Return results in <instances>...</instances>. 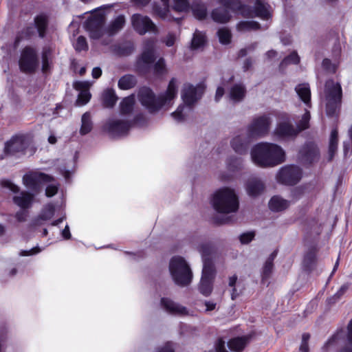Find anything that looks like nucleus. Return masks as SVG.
Returning a JSON list of instances; mask_svg holds the SVG:
<instances>
[{"instance_id": "18", "label": "nucleus", "mask_w": 352, "mask_h": 352, "mask_svg": "<svg viewBox=\"0 0 352 352\" xmlns=\"http://www.w3.org/2000/svg\"><path fill=\"white\" fill-rule=\"evenodd\" d=\"M204 89L201 87H194L190 84H185L182 92L183 101L187 105H191L200 98Z\"/></svg>"}, {"instance_id": "39", "label": "nucleus", "mask_w": 352, "mask_h": 352, "mask_svg": "<svg viewBox=\"0 0 352 352\" xmlns=\"http://www.w3.org/2000/svg\"><path fill=\"white\" fill-rule=\"evenodd\" d=\"M54 214V207L52 204L45 206L38 217L35 220L34 224L38 226L41 224L40 221H47L50 219Z\"/></svg>"}, {"instance_id": "43", "label": "nucleus", "mask_w": 352, "mask_h": 352, "mask_svg": "<svg viewBox=\"0 0 352 352\" xmlns=\"http://www.w3.org/2000/svg\"><path fill=\"white\" fill-rule=\"evenodd\" d=\"M228 168L230 171L240 170L243 166V161L241 157H231L227 162Z\"/></svg>"}, {"instance_id": "19", "label": "nucleus", "mask_w": 352, "mask_h": 352, "mask_svg": "<svg viewBox=\"0 0 352 352\" xmlns=\"http://www.w3.org/2000/svg\"><path fill=\"white\" fill-rule=\"evenodd\" d=\"M90 83L87 81H77L74 83V88L80 91L76 102L78 105L87 104L91 98V94L89 91Z\"/></svg>"}, {"instance_id": "42", "label": "nucleus", "mask_w": 352, "mask_h": 352, "mask_svg": "<svg viewBox=\"0 0 352 352\" xmlns=\"http://www.w3.org/2000/svg\"><path fill=\"white\" fill-rule=\"evenodd\" d=\"M193 15L195 18L201 20L206 16L207 9L204 4H195L191 8Z\"/></svg>"}, {"instance_id": "28", "label": "nucleus", "mask_w": 352, "mask_h": 352, "mask_svg": "<svg viewBox=\"0 0 352 352\" xmlns=\"http://www.w3.org/2000/svg\"><path fill=\"white\" fill-rule=\"evenodd\" d=\"M295 90L301 100L309 105L311 100V91L309 84H299L296 87Z\"/></svg>"}, {"instance_id": "59", "label": "nucleus", "mask_w": 352, "mask_h": 352, "mask_svg": "<svg viewBox=\"0 0 352 352\" xmlns=\"http://www.w3.org/2000/svg\"><path fill=\"white\" fill-rule=\"evenodd\" d=\"M176 37L173 34H168L164 39V43L168 47H171L174 45Z\"/></svg>"}, {"instance_id": "2", "label": "nucleus", "mask_w": 352, "mask_h": 352, "mask_svg": "<svg viewBox=\"0 0 352 352\" xmlns=\"http://www.w3.org/2000/svg\"><path fill=\"white\" fill-rule=\"evenodd\" d=\"M176 80H170L168 89L164 94L157 98L155 97L153 92L147 87L141 88L138 94V100L141 104L149 111L153 112L158 110L164 105L168 104L177 95Z\"/></svg>"}, {"instance_id": "57", "label": "nucleus", "mask_w": 352, "mask_h": 352, "mask_svg": "<svg viewBox=\"0 0 352 352\" xmlns=\"http://www.w3.org/2000/svg\"><path fill=\"white\" fill-rule=\"evenodd\" d=\"M350 287L349 283H345L342 285L338 292L334 295L333 298H336V300L339 299Z\"/></svg>"}, {"instance_id": "62", "label": "nucleus", "mask_w": 352, "mask_h": 352, "mask_svg": "<svg viewBox=\"0 0 352 352\" xmlns=\"http://www.w3.org/2000/svg\"><path fill=\"white\" fill-rule=\"evenodd\" d=\"M91 74L94 78L97 79L102 75V69L98 67H94L92 69Z\"/></svg>"}, {"instance_id": "14", "label": "nucleus", "mask_w": 352, "mask_h": 352, "mask_svg": "<svg viewBox=\"0 0 352 352\" xmlns=\"http://www.w3.org/2000/svg\"><path fill=\"white\" fill-rule=\"evenodd\" d=\"M19 64L22 72H34L38 65L36 51L32 47H25L21 52Z\"/></svg>"}, {"instance_id": "48", "label": "nucleus", "mask_w": 352, "mask_h": 352, "mask_svg": "<svg viewBox=\"0 0 352 352\" xmlns=\"http://www.w3.org/2000/svg\"><path fill=\"white\" fill-rule=\"evenodd\" d=\"M154 72L156 74H164L166 73L164 59L160 58L154 65Z\"/></svg>"}, {"instance_id": "24", "label": "nucleus", "mask_w": 352, "mask_h": 352, "mask_svg": "<svg viewBox=\"0 0 352 352\" xmlns=\"http://www.w3.org/2000/svg\"><path fill=\"white\" fill-rule=\"evenodd\" d=\"M264 190L263 183L258 179L254 177L250 179L246 184V190L250 196L259 195Z\"/></svg>"}, {"instance_id": "34", "label": "nucleus", "mask_w": 352, "mask_h": 352, "mask_svg": "<svg viewBox=\"0 0 352 352\" xmlns=\"http://www.w3.org/2000/svg\"><path fill=\"white\" fill-rule=\"evenodd\" d=\"M137 80L135 77L131 74L123 76L118 80V87L120 89L127 90L135 86Z\"/></svg>"}, {"instance_id": "11", "label": "nucleus", "mask_w": 352, "mask_h": 352, "mask_svg": "<svg viewBox=\"0 0 352 352\" xmlns=\"http://www.w3.org/2000/svg\"><path fill=\"white\" fill-rule=\"evenodd\" d=\"M251 338V335H246L230 340L228 342L229 351L226 349L225 342L219 339L214 346L215 352H241L250 342Z\"/></svg>"}, {"instance_id": "21", "label": "nucleus", "mask_w": 352, "mask_h": 352, "mask_svg": "<svg viewBox=\"0 0 352 352\" xmlns=\"http://www.w3.org/2000/svg\"><path fill=\"white\" fill-rule=\"evenodd\" d=\"M250 140L246 135L235 136L231 141V146L239 154L246 153Z\"/></svg>"}, {"instance_id": "9", "label": "nucleus", "mask_w": 352, "mask_h": 352, "mask_svg": "<svg viewBox=\"0 0 352 352\" xmlns=\"http://www.w3.org/2000/svg\"><path fill=\"white\" fill-rule=\"evenodd\" d=\"M271 120L266 116L255 118L248 126L246 135L249 139L265 135L270 131Z\"/></svg>"}, {"instance_id": "50", "label": "nucleus", "mask_w": 352, "mask_h": 352, "mask_svg": "<svg viewBox=\"0 0 352 352\" xmlns=\"http://www.w3.org/2000/svg\"><path fill=\"white\" fill-rule=\"evenodd\" d=\"M300 61V58L296 52H294L290 55L287 56L281 63V65H287L289 63L297 64Z\"/></svg>"}, {"instance_id": "26", "label": "nucleus", "mask_w": 352, "mask_h": 352, "mask_svg": "<svg viewBox=\"0 0 352 352\" xmlns=\"http://www.w3.org/2000/svg\"><path fill=\"white\" fill-rule=\"evenodd\" d=\"M245 93L246 89L243 85L236 84L230 88L229 97L234 102H238L244 98Z\"/></svg>"}, {"instance_id": "22", "label": "nucleus", "mask_w": 352, "mask_h": 352, "mask_svg": "<svg viewBox=\"0 0 352 352\" xmlns=\"http://www.w3.org/2000/svg\"><path fill=\"white\" fill-rule=\"evenodd\" d=\"M161 304L164 309L168 312L175 315H187L188 311L186 307L173 302V300L163 298L161 300Z\"/></svg>"}, {"instance_id": "33", "label": "nucleus", "mask_w": 352, "mask_h": 352, "mask_svg": "<svg viewBox=\"0 0 352 352\" xmlns=\"http://www.w3.org/2000/svg\"><path fill=\"white\" fill-rule=\"evenodd\" d=\"M206 43V37L205 34L199 30H196L193 34L191 41V49L199 50L204 47Z\"/></svg>"}, {"instance_id": "61", "label": "nucleus", "mask_w": 352, "mask_h": 352, "mask_svg": "<svg viewBox=\"0 0 352 352\" xmlns=\"http://www.w3.org/2000/svg\"><path fill=\"white\" fill-rule=\"evenodd\" d=\"M51 53H52V52H51V50L50 47H44L43 50V52H42V60L50 59Z\"/></svg>"}, {"instance_id": "60", "label": "nucleus", "mask_w": 352, "mask_h": 352, "mask_svg": "<svg viewBox=\"0 0 352 352\" xmlns=\"http://www.w3.org/2000/svg\"><path fill=\"white\" fill-rule=\"evenodd\" d=\"M157 352H174L173 344L168 342L164 346L158 349Z\"/></svg>"}, {"instance_id": "4", "label": "nucleus", "mask_w": 352, "mask_h": 352, "mask_svg": "<svg viewBox=\"0 0 352 352\" xmlns=\"http://www.w3.org/2000/svg\"><path fill=\"white\" fill-rule=\"evenodd\" d=\"M169 270L174 282L177 285L186 287L191 283L192 272L184 258L173 257L169 263Z\"/></svg>"}, {"instance_id": "12", "label": "nucleus", "mask_w": 352, "mask_h": 352, "mask_svg": "<svg viewBox=\"0 0 352 352\" xmlns=\"http://www.w3.org/2000/svg\"><path fill=\"white\" fill-rule=\"evenodd\" d=\"M302 177L301 169L294 165L283 167L278 171L276 178L277 180L285 185H295Z\"/></svg>"}, {"instance_id": "64", "label": "nucleus", "mask_w": 352, "mask_h": 352, "mask_svg": "<svg viewBox=\"0 0 352 352\" xmlns=\"http://www.w3.org/2000/svg\"><path fill=\"white\" fill-rule=\"evenodd\" d=\"M348 340L352 344V319L349 321L348 326Z\"/></svg>"}, {"instance_id": "63", "label": "nucleus", "mask_w": 352, "mask_h": 352, "mask_svg": "<svg viewBox=\"0 0 352 352\" xmlns=\"http://www.w3.org/2000/svg\"><path fill=\"white\" fill-rule=\"evenodd\" d=\"M224 94V89L221 87H219L217 89L216 94H215V100L218 102L220 98L223 96Z\"/></svg>"}, {"instance_id": "20", "label": "nucleus", "mask_w": 352, "mask_h": 352, "mask_svg": "<svg viewBox=\"0 0 352 352\" xmlns=\"http://www.w3.org/2000/svg\"><path fill=\"white\" fill-rule=\"evenodd\" d=\"M130 128L128 122L120 120H111L107 124V129L112 137L124 135Z\"/></svg>"}, {"instance_id": "8", "label": "nucleus", "mask_w": 352, "mask_h": 352, "mask_svg": "<svg viewBox=\"0 0 352 352\" xmlns=\"http://www.w3.org/2000/svg\"><path fill=\"white\" fill-rule=\"evenodd\" d=\"M155 42L147 40L144 43L143 52L136 63L137 70L142 74L147 73L155 60L154 55Z\"/></svg>"}, {"instance_id": "7", "label": "nucleus", "mask_w": 352, "mask_h": 352, "mask_svg": "<svg viewBox=\"0 0 352 352\" xmlns=\"http://www.w3.org/2000/svg\"><path fill=\"white\" fill-rule=\"evenodd\" d=\"M218 2L224 8H217L211 13L212 19L217 23H226L230 19L228 9L232 11H239L242 9V4L239 0H218Z\"/></svg>"}, {"instance_id": "49", "label": "nucleus", "mask_w": 352, "mask_h": 352, "mask_svg": "<svg viewBox=\"0 0 352 352\" xmlns=\"http://www.w3.org/2000/svg\"><path fill=\"white\" fill-rule=\"evenodd\" d=\"M75 50L78 52H80L82 50H88V44L87 43L86 38L83 36H80L78 37L76 43L74 45Z\"/></svg>"}, {"instance_id": "54", "label": "nucleus", "mask_w": 352, "mask_h": 352, "mask_svg": "<svg viewBox=\"0 0 352 352\" xmlns=\"http://www.w3.org/2000/svg\"><path fill=\"white\" fill-rule=\"evenodd\" d=\"M184 109V107L179 106L177 109V110L173 112L171 115L173 117V118L177 121V122H182L184 120V116L183 115V110Z\"/></svg>"}, {"instance_id": "40", "label": "nucleus", "mask_w": 352, "mask_h": 352, "mask_svg": "<svg viewBox=\"0 0 352 352\" xmlns=\"http://www.w3.org/2000/svg\"><path fill=\"white\" fill-rule=\"evenodd\" d=\"M34 22L38 30L39 36L41 38L44 37L47 25V17L44 15H38L35 18Z\"/></svg>"}, {"instance_id": "31", "label": "nucleus", "mask_w": 352, "mask_h": 352, "mask_svg": "<svg viewBox=\"0 0 352 352\" xmlns=\"http://www.w3.org/2000/svg\"><path fill=\"white\" fill-rule=\"evenodd\" d=\"M117 100L118 97L113 89H107L102 93V104L106 108H112L115 105Z\"/></svg>"}, {"instance_id": "27", "label": "nucleus", "mask_w": 352, "mask_h": 352, "mask_svg": "<svg viewBox=\"0 0 352 352\" xmlns=\"http://www.w3.org/2000/svg\"><path fill=\"white\" fill-rule=\"evenodd\" d=\"M125 25V17L119 15L115 18L106 28V32L111 36L121 30Z\"/></svg>"}, {"instance_id": "55", "label": "nucleus", "mask_w": 352, "mask_h": 352, "mask_svg": "<svg viewBox=\"0 0 352 352\" xmlns=\"http://www.w3.org/2000/svg\"><path fill=\"white\" fill-rule=\"evenodd\" d=\"M1 185L3 187L10 189L11 191H12L14 192H17L19 190V188L9 180L2 181Z\"/></svg>"}, {"instance_id": "15", "label": "nucleus", "mask_w": 352, "mask_h": 352, "mask_svg": "<svg viewBox=\"0 0 352 352\" xmlns=\"http://www.w3.org/2000/svg\"><path fill=\"white\" fill-rule=\"evenodd\" d=\"M54 178L52 176L39 172H30L25 174L23 177V184L29 189L38 192L42 184L52 182Z\"/></svg>"}, {"instance_id": "3", "label": "nucleus", "mask_w": 352, "mask_h": 352, "mask_svg": "<svg viewBox=\"0 0 352 352\" xmlns=\"http://www.w3.org/2000/svg\"><path fill=\"white\" fill-rule=\"evenodd\" d=\"M212 204L217 212L229 214L238 210L239 203L238 197L233 189L222 188L213 195Z\"/></svg>"}, {"instance_id": "53", "label": "nucleus", "mask_w": 352, "mask_h": 352, "mask_svg": "<svg viewBox=\"0 0 352 352\" xmlns=\"http://www.w3.org/2000/svg\"><path fill=\"white\" fill-rule=\"evenodd\" d=\"M310 338L309 333H304L302 336V342L300 346V351L301 352H309L308 341Z\"/></svg>"}, {"instance_id": "44", "label": "nucleus", "mask_w": 352, "mask_h": 352, "mask_svg": "<svg viewBox=\"0 0 352 352\" xmlns=\"http://www.w3.org/2000/svg\"><path fill=\"white\" fill-rule=\"evenodd\" d=\"M173 9L179 12H186L190 10L188 0H173Z\"/></svg>"}, {"instance_id": "58", "label": "nucleus", "mask_w": 352, "mask_h": 352, "mask_svg": "<svg viewBox=\"0 0 352 352\" xmlns=\"http://www.w3.org/2000/svg\"><path fill=\"white\" fill-rule=\"evenodd\" d=\"M41 252V249L38 247H35L32 248L30 250H22L19 253V256H30L34 255L36 254H38Z\"/></svg>"}, {"instance_id": "47", "label": "nucleus", "mask_w": 352, "mask_h": 352, "mask_svg": "<svg viewBox=\"0 0 352 352\" xmlns=\"http://www.w3.org/2000/svg\"><path fill=\"white\" fill-rule=\"evenodd\" d=\"M311 116L309 111L306 110L305 113L302 116L301 120L298 124V133L299 131H301L302 130H305L307 128H309V122L310 120Z\"/></svg>"}, {"instance_id": "17", "label": "nucleus", "mask_w": 352, "mask_h": 352, "mask_svg": "<svg viewBox=\"0 0 352 352\" xmlns=\"http://www.w3.org/2000/svg\"><path fill=\"white\" fill-rule=\"evenodd\" d=\"M320 152L317 145L309 142L305 144L298 152V159L304 164H311L318 160Z\"/></svg>"}, {"instance_id": "52", "label": "nucleus", "mask_w": 352, "mask_h": 352, "mask_svg": "<svg viewBox=\"0 0 352 352\" xmlns=\"http://www.w3.org/2000/svg\"><path fill=\"white\" fill-rule=\"evenodd\" d=\"M255 236L254 232H248L242 234L240 237V241L242 244H248L252 241Z\"/></svg>"}, {"instance_id": "37", "label": "nucleus", "mask_w": 352, "mask_h": 352, "mask_svg": "<svg viewBox=\"0 0 352 352\" xmlns=\"http://www.w3.org/2000/svg\"><path fill=\"white\" fill-rule=\"evenodd\" d=\"M197 250L201 254L203 260V266L204 265L205 261H206L213 263L212 261L210 258V256L212 254L213 252V248L210 243H201L198 245Z\"/></svg>"}, {"instance_id": "41", "label": "nucleus", "mask_w": 352, "mask_h": 352, "mask_svg": "<svg viewBox=\"0 0 352 352\" xmlns=\"http://www.w3.org/2000/svg\"><path fill=\"white\" fill-rule=\"evenodd\" d=\"M82 124L80 133L82 135H85L89 133L92 129V122L91 120V115L89 113L86 112L82 116Z\"/></svg>"}, {"instance_id": "25", "label": "nucleus", "mask_w": 352, "mask_h": 352, "mask_svg": "<svg viewBox=\"0 0 352 352\" xmlns=\"http://www.w3.org/2000/svg\"><path fill=\"white\" fill-rule=\"evenodd\" d=\"M34 195L28 192H21L13 197V202L21 208H28L31 206Z\"/></svg>"}, {"instance_id": "10", "label": "nucleus", "mask_w": 352, "mask_h": 352, "mask_svg": "<svg viewBox=\"0 0 352 352\" xmlns=\"http://www.w3.org/2000/svg\"><path fill=\"white\" fill-rule=\"evenodd\" d=\"M105 22V16L102 13H96L85 21V28L89 33V36L93 39L100 38L106 32L103 26Z\"/></svg>"}, {"instance_id": "30", "label": "nucleus", "mask_w": 352, "mask_h": 352, "mask_svg": "<svg viewBox=\"0 0 352 352\" xmlns=\"http://www.w3.org/2000/svg\"><path fill=\"white\" fill-rule=\"evenodd\" d=\"M317 249L312 248L306 253L303 260V265L307 270H312L317 261Z\"/></svg>"}, {"instance_id": "56", "label": "nucleus", "mask_w": 352, "mask_h": 352, "mask_svg": "<svg viewBox=\"0 0 352 352\" xmlns=\"http://www.w3.org/2000/svg\"><path fill=\"white\" fill-rule=\"evenodd\" d=\"M58 192V186L54 184L49 185L45 190V195L48 197L55 195Z\"/></svg>"}, {"instance_id": "6", "label": "nucleus", "mask_w": 352, "mask_h": 352, "mask_svg": "<svg viewBox=\"0 0 352 352\" xmlns=\"http://www.w3.org/2000/svg\"><path fill=\"white\" fill-rule=\"evenodd\" d=\"M31 140L25 135H16L7 142L5 146V152L7 154L14 155L18 154H25L29 151L32 155L35 149L31 146Z\"/></svg>"}, {"instance_id": "5", "label": "nucleus", "mask_w": 352, "mask_h": 352, "mask_svg": "<svg viewBox=\"0 0 352 352\" xmlns=\"http://www.w3.org/2000/svg\"><path fill=\"white\" fill-rule=\"evenodd\" d=\"M324 94L327 100V113L333 115L340 105L342 91L339 82L328 80L325 83Z\"/></svg>"}, {"instance_id": "45", "label": "nucleus", "mask_w": 352, "mask_h": 352, "mask_svg": "<svg viewBox=\"0 0 352 352\" xmlns=\"http://www.w3.org/2000/svg\"><path fill=\"white\" fill-rule=\"evenodd\" d=\"M237 28L240 31H246L250 30H258L260 25L256 21H242L237 25Z\"/></svg>"}, {"instance_id": "1", "label": "nucleus", "mask_w": 352, "mask_h": 352, "mask_svg": "<svg viewBox=\"0 0 352 352\" xmlns=\"http://www.w3.org/2000/svg\"><path fill=\"white\" fill-rule=\"evenodd\" d=\"M252 162L258 166H274L283 163L285 160V153L277 144L261 142L254 146L251 150Z\"/></svg>"}, {"instance_id": "51", "label": "nucleus", "mask_w": 352, "mask_h": 352, "mask_svg": "<svg viewBox=\"0 0 352 352\" xmlns=\"http://www.w3.org/2000/svg\"><path fill=\"white\" fill-rule=\"evenodd\" d=\"M322 65L324 69L331 73H335L338 68V65L336 64H332L331 60L328 58H324L322 60Z\"/></svg>"}, {"instance_id": "13", "label": "nucleus", "mask_w": 352, "mask_h": 352, "mask_svg": "<svg viewBox=\"0 0 352 352\" xmlns=\"http://www.w3.org/2000/svg\"><path fill=\"white\" fill-rule=\"evenodd\" d=\"M214 276L215 268L214 264L207 261H205L199 287V291L202 294L206 296L210 294Z\"/></svg>"}, {"instance_id": "23", "label": "nucleus", "mask_w": 352, "mask_h": 352, "mask_svg": "<svg viewBox=\"0 0 352 352\" xmlns=\"http://www.w3.org/2000/svg\"><path fill=\"white\" fill-rule=\"evenodd\" d=\"M274 133L280 138H287L296 135L298 131L290 122L283 121L278 124Z\"/></svg>"}, {"instance_id": "32", "label": "nucleus", "mask_w": 352, "mask_h": 352, "mask_svg": "<svg viewBox=\"0 0 352 352\" xmlns=\"http://www.w3.org/2000/svg\"><path fill=\"white\" fill-rule=\"evenodd\" d=\"M338 143V132L336 129L331 131L329 143V160H331L336 153Z\"/></svg>"}, {"instance_id": "46", "label": "nucleus", "mask_w": 352, "mask_h": 352, "mask_svg": "<svg viewBox=\"0 0 352 352\" xmlns=\"http://www.w3.org/2000/svg\"><path fill=\"white\" fill-rule=\"evenodd\" d=\"M218 36L219 38V41L223 44H228L230 41L231 38V33L229 30L227 28H221L219 30Z\"/></svg>"}, {"instance_id": "16", "label": "nucleus", "mask_w": 352, "mask_h": 352, "mask_svg": "<svg viewBox=\"0 0 352 352\" xmlns=\"http://www.w3.org/2000/svg\"><path fill=\"white\" fill-rule=\"evenodd\" d=\"M131 23L135 30L140 35H144L147 32H157V27L146 16L135 14L131 17Z\"/></svg>"}, {"instance_id": "35", "label": "nucleus", "mask_w": 352, "mask_h": 352, "mask_svg": "<svg viewBox=\"0 0 352 352\" xmlns=\"http://www.w3.org/2000/svg\"><path fill=\"white\" fill-rule=\"evenodd\" d=\"M277 255V252L274 251L267 258L264 266L263 267L262 271V280L267 279L270 277V274L272 272L273 267H274V260Z\"/></svg>"}, {"instance_id": "36", "label": "nucleus", "mask_w": 352, "mask_h": 352, "mask_svg": "<svg viewBox=\"0 0 352 352\" xmlns=\"http://www.w3.org/2000/svg\"><path fill=\"white\" fill-rule=\"evenodd\" d=\"M135 104V96L133 94L124 98L120 104V113L123 115L130 113Z\"/></svg>"}, {"instance_id": "38", "label": "nucleus", "mask_w": 352, "mask_h": 352, "mask_svg": "<svg viewBox=\"0 0 352 352\" xmlns=\"http://www.w3.org/2000/svg\"><path fill=\"white\" fill-rule=\"evenodd\" d=\"M254 9L256 16H258L263 19H269L270 12L268 8L261 0L256 1Z\"/></svg>"}, {"instance_id": "29", "label": "nucleus", "mask_w": 352, "mask_h": 352, "mask_svg": "<svg viewBox=\"0 0 352 352\" xmlns=\"http://www.w3.org/2000/svg\"><path fill=\"white\" fill-rule=\"evenodd\" d=\"M289 203L287 200L284 199L278 196L273 197L269 203L270 208L276 212L282 211L287 208Z\"/></svg>"}]
</instances>
